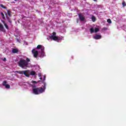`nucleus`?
<instances>
[{"label": "nucleus", "instance_id": "1", "mask_svg": "<svg viewBox=\"0 0 126 126\" xmlns=\"http://www.w3.org/2000/svg\"><path fill=\"white\" fill-rule=\"evenodd\" d=\"M41 82L44 84L43 88L40 87L32 89L33 93V94H35V95H39V94L43 93V92H44L46 90V83H45V81H41Z\"/></svg>", "mask_w": 126, "mask_h": 126}, {"label": "nucleus", "instance_id": "2", "mask_svg": "<svg viewBox=\"0 0 126 126\" xmlns=\"http://www.w3.org/2000/svg\"><path fill=\"white\" fill-rule=\"evenodd\" d=\"M19 66L22 68H27L29 63H27L25 59H21L18 63Z\"/></svg>", "mask_w": 126, "mask_h": 126}, {"label": "nucleus", "instance_id": "3", "mask_svg": "<svg viewBox=\"0 0 126 126\" xmlns=\"http://www.w3.org/2000/svg\"><path fill=\"white\" fill-rule=\"evenodd\" d=\"M32 53L33 54L34 58H37L39 55V52L37 51H35V49H32Z\"/></svg>", "mask_w": 126, "mask_h": 126}, {"label": "nucleus", "instance_id": "4", "mask_svg": "<svg viewBox=\"0 0 126 126\" xmlns=\"http://www.w3.org/2000/svg\"><path fill=\"white\" fill-rule=\"evenodd\" d=\"M50 39H52V40H54V41H60V38H59V37L54 35H51L50 36Z\"/></svg>", "mask_w": 126, "mask_h": 126}, {"label": "nucleus", "instance_id": "5", "mask_svg": "<svg viewBox=\"0 0 126 126\" xmlns=\"http://www.w3.org/2000/svg\"><path fill=\"white\" fill-rule=\"evenodd\" d=\"M79 18L80 21H84L85 20V18L84 16L82 15L81 14H78Z\"/></svg>", "mask_w": 126, "mask_h": 126}, {"label": "nucleus", "instance_id": "6", "mask_svg": "<svg viewBox=\"0 0 126 126\" xmlns=\"http://www.w3.org/2000/svg\"><path fill=\"white\" fill-rule=\"evenodd\" d=\"M29 70H26L24 71V74L25 75V76H27V77H29L30 75H29Z\"/></svg>", "mask_w": 126, "mask_h": 126}, {"label": "nucleus", "instance_id": "7", "mask_svg": "<svg viewBox=\"0 0 126 126\" xmlns=\"http://www.w3.org/2000/svg\"><path fill=\"white\" fill-rule=\"evenodd\" d=\"M94 38L95 40H99L102 38V36L96 34L95 36H94Z\"/></svg>", "mask_w": 126, "mask_h": 126}, {"label": "nucleus", "instance_id": "8", "mask_svg": "<svg viewBox=\"0 0 126 126\" xmlns=\"http://www.w3.org/2000/svg\"><path fill=\"white\" fill-rule=\"evenodd\" d=\"M18 52H19V51L17 48H13L12 50V52L13 53V54H17Z\"/></svg>", "mask_w": 126, "mask_h": 126}, {"label": "nucleus", "instance_id": "9", "mask_svg": "<svg viewBox=\"0 0 126 126\" xmlns=\"http://www.w3.org/2000/svg\"><path fill=\"white\" fill-rule=\"evenodd\" d=\"M2 22L4 24L6 29L8 30L9 29V28H8V26H7V24H6V23H5V22H4V21H2Z\"/></svg>", "mask_w": 126, "mask_h": 126}, {"label": "nucleus", "instance_id": "10", "mask_svg": "<svg viewBox=\"0 0 126 126\" xmlns=\"http://www.w3.org/2000/svg\"><path fill=\"white\" fill-rule=\"evenodd\" d=\"M0 31H4V28L3 27V25L1 24H0Z\"/></svg>", "mask_w": 126, "mask_h": 126}, {"label": "nucleus", "instance_id": "11", "mask_svg": "<svg viewBox=\"0 0 126 126\" xmlns=\"http://www.w3.org/2000/svg\"><path fill=\"white\" fill-rule=\"evenodd\" d=\"M92 20L93 22H95L96 21V18L95 17V16H93L92 17Z\"/></svg>", "mask_w": 126, "mask_h": 126}, {"label": "nucleus", "instance_id": "12", "mask_svg": "<svg viewBox=\"0 0 126 126\" xmlns=\"http://www.w3.org/2000/svg\"><path fill=\"white\" fill-rule=\"evenodd\" d=\"M30 74L31 75H35V74H36V72H35L34 71H32L30 72Z\"/></svg>", "mask_w": 126, "mask_h": 126}, {"label": "nucleus", "instance_id": "13", "mask_svg": "<svg viewBox=\"0 0 126 126\" xmlns=\"http://www.w3.org/2000/svg\"><path fill=\"white\" fill-rule=\"evenodd\" d=\"M7 14L8 15V16H9L10 17V16H11V12L10 11H9V10H7Z\"/></svg>", "mask_w": 126, "mask_h": 126}, {"label": "nucleus", "instance_id": "14", "mask_svg": "<svg viewBox=\"0 0 126 126\" xmlns=\"http://www.w3.org/2000/svg\"><path fill=\"white\" fill-rule=\"evenodd\" d=\"M17 73H19V74H24V71H16Z\"/></svg>", "mask_w": 126, "mask_h": 126}, {"label": "nucleus", "instance_id": "15", "mask_svg": "<svg viewBox=\"0 0 126 126\" xmlns=\"http://www.w3.org/2000/svg\"><path fill=\"white\" fill-rule=\"evenodd\" d=\"M90 32H91V34H92V33H94V28H91L90 29Z\"/></svg>", "mask_w": 126, "mask_h": 126}, {"label": "nucleus", "instance_id": "16", "mask_svg": "<svg viewBox=\"0 0 126 126\" xmlns=\"http://www.w3.org/2000/svg\"><path fill=\"white\" fill-rule=\"evenodd\" d=\"M7 84V82L6 81H4L2 82L3 86H5Z\"/></svg>", "mask_w": 126, "mask_h": 126}, {"label": "nucleus", "instance_id": "17", "mask_svg": "<svg viewBox=\"0 0 126 126\" xmlns=\"http://www.w3.org/2000/svg\"><path fill=\"white\" fill-rule=\"evenodd\" d=\"M44 57H45V52H41V58H44Z\"/></svg>", "mask_w": 126, "mask_h": 126}, {"label": "nucleus", "instance_id": "18", "mask_svg": "<svg viewBox=\"0 0 126 126\" xmlns=\"http://www.w3.org/2000/svg\"><path fill=\"white\" fill-rule=\"evenodd\" d=\"M1 15L2 16V18L3 19H5V17L4 16V14L3 12H1Z\"/></svg>", "mask_w": 126, "mask_h": 126}, {"label": "nucleus", "instance_id": "19", "mask_svg": "<svg viewBox=\"0 0 126 126\" xmlns=\"http://www.w3.org/2000/svg\"><path fill=\"white\" fill-rule=\"evenodd\" d=\"M97 32H99V29H98V28H95L94 29V32L97 33Z\"/></svg>", "mask_w": 126, "mask_h": 126}, {"label": "nucleus", "instance_id": "20", "mask_svg": "<svg viewBox=\"0 0 126 126\" xmlns=\"http://www.w3.org/2000/svg\"><path fill=\"white\" fill-rule=\"evenodd\" d=\"M5 88H6L7 89H9V88H10V85H9V84H7L5 86Z\"/></svg>", "mask_w": 126, "mask_h": 126}, {"label": "nucleus", "instance_id": "21", "mask_svg": "<svg viewBox=\"0 0 126 126\" xmlns=\"http://www.w3.org/2000/svg\"><path fill=\"white\" fill-rule=\"evenodd\" d=\"M42 47V45H37V46L36 47V49H41Z\"/></svg>", "mask_w": 126, "mask_h": 126}, {"label": "nucleus", "instance_id": "22", "mask_svg": "<svg viewBox=\"0 0 126 126\" xmlns=\"http://www.w3.org/2000/svg\"><path fill=\"white\" fill-rule=\"evenodd\" d=\"M0 5L1 7H2V8H4L5 9H6V7L4 6V5H3V4H0Z\"/></svg>", "mask_w": 126, "mask_h": 126}, {"label": "nucleus", "instance_id": "23", "mask_svg": "<svg viewBox=\"0 0 126 126\" xmlns=\"http://www.w3.org/2000/svg\"><path fill=\"white\" fill-rule=\"evenodd\" d=\"M107 22L108 23H109L110 24H111V23H112V21L111 20V19H107Z\"/></svg>", "mask_w": 126, "mask_h": 126}, {"label": "nucleus", "instance_id": "24", "mask_svg": "<svg viewBox=\"0 0 126 126\" xmlns=\"http://www.w3.org/2000/svg\"><path fill=\"white\" fill-rule=\"evenodd\" d=\"M31 87H32V88H36V87H37V86H36L35 85H30Z\"/></svg>", "mask_w": 126, "mask_h": 126}, {"label": "nucleus", "instance_id": "25", "mask_svg": "<svg viewBox=\"0 0 126 126\" xmlns=\"http://www.w3.org/2000/svg\"><path fill=\"white\" fill-rule=\"evenodd\" d=\"M41 52H44V51H45V47H44L43 46L41 47Z\"/></svg>", "mask_w": 126, "mask_h": 126}, {"label": "nucleus", "instance_id": "26", "mask_svg": "<svg viewBox=\"0 0 126 126\" xmlns=\"http://www.w3.org/2000/svg\"><path fill=\"white\" fill-rule=\"evenodd\" d=\"M26 61L27 62V63H28L30 62V59L27 58Z\"/></svg>", "mask_w": 126, "mask_h": 126}, {"label": "nucleus", "instance_id": "27", "mask_svg": "<svg viewBox=\"0 0 126 126\" xmlns=\"http://www.w3.org/2000/svg\"><path fill=\"white\" fill-rule=\"evenodd\" d=\"M32 83H33V84H37V83H38V82H36V81H32Z\"/></svg>", "mask_w": 126, "mask_h": 126}, {"label": "nucleus", "instance_id": "28", "mask_svg": "<svg viewBox=\"0 0 126 126\" xmlns=\"http://www.w3.org/2000/svg\"><path fill=\"white\" fill-rule=\"evenodd\" d=\"M52 36H56V35H57V33L56 32H53L52 33Z\"/></svg>", "mask_w": 126, "mask_h": 126}, {"label": "nucleus", "instance_id": "29", "mask_svg": "<svg viewBox=\"0 0 126 126\" xmlns=\"http://www.w3.org/2000/svg\"><path fill=\"white\" fill-rule=\"evenodd\" d=\"M122 5L123 6H126V2H123Z\"/></svg>", "mask_w": 126, "mask_h": 126}, {"label": "nucleus", "instance_id": "30", "mask_svg": "<svg viewBox=\"0 0 126 126\" xmlns=\"http://www.w3.org/2000/svg\"><path fill=\"white\" fill-rule=\"evenodd\" d=\"M6 18H7V20L8 21H10V19L8 16L6 17Z\"/></svg>", "mask_w": 126, "mask_h": 126}, {"label": "nucleus", "instance_id": "31", "mask_svg": "<svg viewBox=\"0 0 126 126\" xmlns=\"http://www.w3.org/2000/svg\"><path fill=\"white\" fill-rule=\"evenodd\" d=\"M46 80V76L43 77V81H45Z\"/></svg>", "mask_w": 126, "mask_h": 126}, {"label": "nucleus", "instance_id": "32", "mask_svg": "<svg viewBox=\"0 0 126 126\" xmlns=\"http://www.w3.org/2000/svg\"><path fill=\"white\" fill-rule=\"evenodd\" d=\"M8 23H10V24H11V23H12V21L10 20V21H8Z\"/></svg>", "mask_w": 126, "mask_h": 126}, {"label": "nucleus", "instance_id": "33", "mask_svg": "<svg viewBox=\"0 0 126 126\" xmlns=\"http://www.w3.org/2000/svg\"><path fill=\"white\" fill-rule=\"evenodd\" d=\"M41 73H39V74H38V76H39V77H41Z\"/></svg>", "mask_w": 126, "mask_h": 126}, {"label": "nucleus", "instance_id": "34", "mask_svg": "<svg viewBox=\"0 0 126 126\" xmlns=\"http://www.w3.org/2000/svg\"><path fill=\"white\" fill-rule=\"evenodd\" d=\"M3 61H6V58H4Z\"/></svg>", "mask_w": 126, "mask_h": 126}, {"label": "nucleus", "instance_id": "35", "mask_svg": "<svg viewBox=\"0 0 126 126\" xmlns=\"http://www.w3.org/2000/svg\"><path fill=\"white\" fill-rule=\"evenodd\" d=\"M40 80H42V77H40Z\"/></svg>", "mask_w": 126, "mask_h": 126}, {"label": "nucleus", "instance_id": "36", "mask_svg": "<svg viewBox=\"0 0 126 126\" xmlns=\"http://www.w3.org/2000/svg\"><path fill=\"white\" fill-rule=\"evenodd\" d=\"M94 0V1H97V0Z\"/></svg>", "mask_w": 126, "mask_h": 126}, {"label": "nucleus", "instance_id": "37", "mask_svg": "<svg viewBox=\"0 0 126 126\" xmlns=\"http://www.w3.org/2000/svg\"><path fill=\"white\" fill-rule=\"evenodd\" d=\"M15 0V1H16V0Z\"/></svg>", "mask_w": 126, "mask_h": 126}]
</instances>
